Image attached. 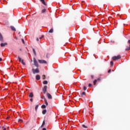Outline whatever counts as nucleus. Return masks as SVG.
Wrapping results in <instances>:
<instances>
[{
	"instance_id": "nucleus-6",
	"label": "nucleus",
	"mask_w": 130,
	"mask_h": 130,
	"mask_svg": "<svg viewBox=\"0 0 130 130\" xmlns=\"http://www.w3.org/2000/svg\"><path fill=\"white\" fill-rule=\"evenodd\" d=\"M43 94H46V91H47V86L45 85L43 88Z\"/></svg>"
},
{
	"instance_id": "nucleus-32",
	"label": "nucleus",
	"mask_w": 130,
	"mask_h": 130,
	"mask_svg": "<svg viewBox=\"0 0 130 130\" xmlns=\"http://www.w3.org/2000/svg\"><path fill=\"white\" fill-rule=\"evenodd\" d=\"M97 80V82H100L101 81V79L100 78H98V79H96Z\"/></svg>"
},
{
	"instance_id": "nucleus-42",
	"label": "nucleus",
	"mask_w": 130,
	"mask_h": 130,
	"mask_svg": "<svg viewBox=\"0 0 130 130\" xmlns=\"http://www.w3.org/2000/svg\"><path fill=\"white\" fill-rule=\"evenodd\" d=\"M9 118H10V117H7L6 118V119H9Z\"/></svg>"
},
{
	"instance_id": "nucleus-13",
	"label": "nucleus",
	"mask_w": 130,
	"mask_h": 130,
	"mask_svg": "<svg viewBox=\"0 0 130 130\" xmlns=\"http://www.w3.org/2000/svg\"><path fill=\"white\" fill-rule=\"evenodd\" d=\"M40 1L42 3L43 5H44V6H47V4H46L44 0H40Z\"/></svg>"
},
{
	"instance_id": "nucleus-7",
	"label": "nucleus",
	"mask_w": 130,
	"mask_h": 130,
	"mask_svg": "<svg viewBox=\"0 0 130 130\" xmlns=\"http://www.w3.org/2000/svg\"><path fill=\"white\" fill-rule=\"evenodd\" d=\"M128 43H129V45L127 47V48L125 49L126 51H128V50H130V40L128 41Z\"/></svg>"
},
{
	"instance_id": "nucleus-10",
	"label": "nucleus",
	"mask_w": 130,
	"mask_h": 130,
	"mask_svg": "<svg viewBox=\"0 0 130 130\" xmlns=\"http://www.w3.org/2000/svg\"><path fill=\"white\" fill-rule=\"evenodd\" d=\"M0 41H2V42H4V37H3V35H2V34L0 33Z\"/></svg>"
},
{
	"instance_id": "nucleus-21",
	"label": "nucleus",
	"mask_w": 130,
	"mask_h": 130,
	"mask_svg": "<svg viewBox=\"0 0 130 130\" xmlns=\"http://www.w3.org/2000/svg\"><path fill=\"white\" fill-rule=\"evenodd\" d=\"M45 12H46V9H44L42 10V14L45 13Z\"/></svg>"
},
{
	"instance_id": "nucleus-8",
	"label": "nucleus",
	"mask_w": 130,
	"mask_h": 130,
	"mask_svg": "<svg viewBox=\"0 0 130 130\" xmlns=\"http://www.w3.org/2000/svg\"><path fill=\"white\" fill-rule=\"evenodd\" d=\"M6 45H8V43H2L1 44V47H4L6 46Z\"/></svg>"
},
{
	"instance_id": "nucleus-29",
	"label": "nucleus",
	"mask_w": 130,
	"mask_h": 130,
	"mask_svg": "<svg viewBox=\"0 0 130 130\" xmlns=\"http://www.w3.org/2000/svg\"><path fill=\"white\" fill-rule=\"evenodd\" d=\"M21 41L23 43V44H25V41L24 40V39H22Z\"/></svg>"
},
{
	"instance_id": "nucleus-17",
	"label": "nucleus",
	"mask_w": 130,
	"mask_h": 130,
	"mask_svg": "<svg viewBox=\"0 0 130 130\" xmlns=\"http://www.w3.org/2000/svg\"><path fill=\"white\" fill-rule=\"evenodd\" d=\"M41 108H42V109H45V108H46V106L45 105H43L41 106Z\"/></svg>"
},
{
	"instance_id": "nucleus-14",
	"label": "nucleus",
	"mask_w": 130,
	"mask_h": 130,
	"mask_svg": "<svg viewBox=\"0 0 130 130\" xmlns=\"http://www.w3.org/2000/svg\"><path fill=\"white\" fill-rule=\"evenodd\" d=\"M43 84L44 85H47V84H48V81H47V80H45L43 82Z\"/></svg>"
},
{
	"instance_id": "nucleus-34",
	"label": "nucleus",
	"mask_w": 130,
	"mask_h": 130,
	"mask_svg": "<svg viewBox=\"0 0 130 130\" xmlns=\"http://www.w3.org/2000/svg\"><path fill=\"white\" fill-rule=\"evenodd\" d=\"M18 121H21V122H23V120H22V119H19V120H18Z\"/></svg>"
},
{
	"instance_id": "nucleus-40",
	"label": "nucleus",
	"mask_w": 130,
	"mask_h": 130,
	"mask_svg": "<svg viewBox=\"0 0 130 130\" xmlns=\"http://www.w3.org/2000/svg\"><path fill=\"white\" fill-rule=\"evenodd\" d=\"M3 60V58H0V61H2Z\"/></svg>"
},
{
	"instance_id": "nucleus-36",
	"label": "nucleus",
	"mask_w": 130,
	"mask_h": 130,
	"mask_svg": "<svg viewBox=\"0 0 130 130\" xmlns=\"http://www.w3.org/2000/svg\"><path fill=\"white\" fill-rule=\"evenodd\" d=\"M91 79H94V76L91 75Z\"/></svg>"
},
{
	"instance_id": "nucleus-37",
	"label": "nucleus",
	"mask_w": 130,
	"mask_h": 130,
	"mask_svg": "<svg viewBox=\"0 0 130 130\" xmlns=\"http://www.w3.org/2000/svg\"><path fill=\"white\" fill-rule=\"evenodd\" d=\"M30 101H31V102H33V99H30Z\"/></svg>"
},
{
	"instance_id": "nucleus-4",
	"label": "nucleus",
	"mask_w": 130,
	"mask_h": 130,
	"mask_svg": "<svg viewBox=\"0 0 130 130\" xmlns=\"http://www.w3.org/2000/svg\"><path fill=\"white\" fill-rule=\"evenodd\" d=\"M18 58L19 59V61L20 62H21V63L23 65L25 66L26 64L25 63V62H24V59H22V58L21 57H20V56H18Z\"/></svg>"
},
{
	"instance_id": "nucleus-22",
	"label": "nucleus",
	"mask_w": 130,
	"mask_h": 130,
	"mask_svg": "<svg viewBox=\"0 0 130 130\" xmlns=\"http://www.w3.org/2000/svg\"><path fill=\"white\" fill-rule=\"evenodd\" d=\"M39 107V105H37L35 107L36 111H37V109H38V108Z\"/></svg>"
},
{
	"instance_id": "nucleus-26",
	"label": "nucleus",
	"mask_w": 130,
	"mask_h": 130,
	"mask_svg": "<svg viewBox=\"0 0 130 130\" xmlns=\"http://www.w3.org/2000/svg\"><path fill=\"white\" fill-rule=\"evenodd\" d=\"M96 83H97V80L95 79L93 81V85H96Z\"/></svg>"
},
{
	"instance_id": "nucleus-23",
	"label": "nucleus",
	"mask_w": 130,
	"mask_h": 130,
	"mask_svg": "<svg viewBox=\"0 0 130 130\" xmlns=\"http://www.w3.org/2000/svg\"><path fill=\"white\" fill-rule=\"evenodd\" d=\"M32 51H33V52H34L35 55H37L36 51L35 50V49H32Z\"/></svg>"
},
{
	"instance_id": "nucleus-27",
	"label": "nucleus",
	"mask_w": 130,
	"mask_h": 130,
	"mask_svg": "<svg viewBox=\"0 0 130 130\" xmlns=\"http://www.w3.org/2000/svg\"><path fill=\"white\" fill-rule=\"evenodd\" d=\"M42 78H43V80H45V79H46V76H45V75H43V76H42Z\"/></svg>"
},
{
	"instance_id": "nucleus-3",
	"label": "nucleus",
	"mask_w": 130,
	"mask_h": 130,
	"mask_svg": "<svg viewBox=\"0 0 130 130\" xmlns=\"http://www.w3.org/2000/svg\"><path fill=\"white\" fill-rule=\"evenodd\" d=\"M121 56L120 55H118L117 56H114L112 57L113 60H117L118 59H120Z\"/></svg>"
},
{
	"instance_id": "nucleus-12",
	"label": "nucleus",
	"mask_w": 130,
	"mask_h": 130,
	"mask_svg": "<svg viewBox=\"0 0 130 130\" xmlns=\"http://www.w3.org/2000/svg\"><path fill=\"white\" fill-rule=\"evenodd\" d=\"M36 80H38V81H39V80H40V75H36Z\"/></svg>"
},
{
	"instance_id": "nucleus-35",
	"label": "nucleus",
	"mask_w": 130,
	"mask_h": 130,
	"mask_svg": "<svg viewBox=\"0 0 130 130\" xmlns=\"http://www.w3.org/2000/svg\"><path fill=\"white\" fill-rule=\"evenodd\" d=\"M111 70L110 69V70H108V73H111Z\"/></svg>"
},
{
	"instance_id": "nucleus-25",
	"label": "nucleus",
	"mask_w": 130,
	"mask_h": 130,
	"mask_svg": "<svg viewBox=\"0 0 130 130\" xmlns=\"http://www.w3.org/2000/svg\"><path fill=\"white\" fill-rule=\"evenodd\" d=\"M82 127H84V128H88V127L86 126L85 124L82 125Z\"/></svg>"
},
{
	"instance_id": "nucleus-5",
	"label": "nucleus",
	"mask_w": 130,
	"mask_h": 130,
	"mask_svg": "<svg viewBox=\"0 0 130 130\" xmlns=\"http://www.w3.org/2000/svg\"><path fill=\"white\" fill-rule=\"evenodd\" d=\"M38 61L39 62V63H47V61H46V60H43V59H39Z\"/></svg>"
},
{
	"instance_id": "nucleus-24",
	"label": "nucleus",
	"mask_w": 130,
	"mask_h": 130,
	"mask_svg": "<svg viewBox=\"0 0 130 130\" xmlns=\"http://www.w3.org/2000/svg\"><path fill=\"white\" fill-rule=\"evenodd\" d=\"M49 33H53V29L51 28L49 31Z\"/></svg>"
},
{
	"instance_id": "nucleus-38",
	"label": "nucleus",
	"mask_w": 130,
	"mask_h": 130,
	"mask_svg": "<svg viewBox=\"0 0 130 130\" xmlns=\"http://www.w3.org/2000/svg\"><path fill=\"white\" fill-rule=\"evenodd\" d=\"M43 99L44 100V99H46V98H45V96H43Z\"/></svg>"
},
{
	"instance_id": "nucleus-43",
	"label": "nucleus",
	"mask_w": 130,
	"mask_h": 130,
	"mask_svg": "<svg viewBox=\"0 0 130 130\" xmlns=\"http://www.w3.org/2000/svg\"><path fill=\"white\" fill-rule=\"evenodd\" d=\"M4 130H7V128H4Z\"/></svg>"
},
{
	"instance_id": "nucleus-2",
	"label": "nucleus",
	"mask_w": 130,
	"mask_h": 130,
	"mask_svg": "<svg viewBox=\"0 0 130 130\" xmlns=\"http://www.w3.org/2000/svg\"><path fill=\"white\" fill-rule=\"evenodd\" d=\"M32 74L35 75V74H38L39 73V69L37 68L36 69H32Z\"/></svg>"
},
{
	"instance_id": "nucleus-41",
	"label": "nucleus",
	"mask_w": 130,
	"mask_h": 130,
	"mask_svg": "<svg viewBox=\"0 0 130 130\" xmlns=\"http://www.w3.org/2000/svg\"><path fill=\"white\" fill-rule=\"evenodd\" d=\"M42 130H46V128H43L42 129Z\"/></svg>"
},
{
	"instance_id": "nucleus-15",
	"label": "nucleus",
	"mask_w": 130,
	"mask_h": 130,
	"mask_svg": "<svg viewBox=\"0 0 130 130\" xmlns=\"http://www.w3.org/2000/svg\"><path fill=\"white\" fill-rule=\"evenodd\" d=\"M10 28L13 31H16V28H15V27H14V26H11Z\"/></svg>"
},
{
	"instance_id": "nucleus-39",
	"label": "nucleus",
	"mask_w": 130,
	"mask_h": 130,
	"mask_svg": "<svg viewBox=\"0 0 130 130\" xmlns=\"http://www.w3.org/2000/svg\"><path fill=\"white\" fill-rule=\"evenodd\" d=\"M37 41H39V39H38V38H37Z\"/></svg>"
},
{
	"instance_id": "nucleus-31",
	"label": "nucleus",
	"mask_w": 130,
	"mask_h": 130,
	"mask_svg": "<svg viewBox=\"0 0 130 130\" xmlns=\"http://www.w3.org/2000/svg\"><path fill=\"white\" fill-rule=\"evenodd\" d=\"M110 64H111V66H113V61H111L110 62Z\"/></svg>"
},
{
	"instance_id": "nucleus-1",
	"label": "nucleus",
	"mask_w": 130,
	"mask_h": 130,
	"mask_svg": "<svg viewBox=\"0 0 130 130\" xmlns=\"http://www.w3.org/2000/svg\"><path fill=\"white\" fill-rule=\"evenodd\" d=\"M34 63L35 67H36L37 68L39 67V64H38V62H37V60H36V58H34Z\"/></svg>"
},
{
	"instance_id": "nucleus-11",
	"label": "nucleus",
	"mask_w": 130,
	"mask_h": 130,
	"mask_svg": "<svg viewBox=\"0 0 130 130\" xmlns=\"http://www.w3.org/2000/svg\"><path fill=\"white\" fill-rule=\"evenodd\" d=\"M34 96V95H33V92H30L28 94V96L29 97V98H33Z\"/></svg>"
},
{
	"instance_id": "nucleus-33",
	"label": "nucleus",
	"mask_w": 130,
	"mask_h": 130,
	"mask_svg": "<svg viewBox=\"0 0 130 130\" xmlns=\"http://www.w3.org/2000/svg\"><path fill=\"white\" fill-rule=\"evenodd\" d=\"M92 84H91V83H89V84H88V87H92Z\"/></svg>"
},
{
	"instance_id": "nucleus-16",
	"label": "nucleus",
	"mask_w": 130,
	"mask_h": 130,
	"mask_svg": "<svg viewBox=\"0 0 130 130\" xmlns=\"http://www.w3.org/2000/svg\"><path fill=\"white\" fill-rule=\"evenodd\" d=\"M80 95H81V96L82 97H83V95H84V96L86 95V92H83L82 93H81L80 94Z\"/></svg>"
},
{
	"instance_id": "nucleus-9",
	"label": "nucleus",
	"mask_w": 130,
	"mask_h": 130,
	"mask_svg": "<svg viewBox=\"0 0 130 130\" xmlns=\"http://www.w3.org/2000/svg\"><path fill=\"white\" fill-rule=\"evenodd\" d=\"M47 96L48 99H52V96L49 93H47Z\"/></svg>"
},
{
	"instance_id": "nucleus-18",
	"label": "nucleus",
	"mask_w": 130,
	"mask_h": 130,
	"mask_svg": "<svg viewBox=\"0 0 130 130\" xmlns=\"http://www.w3.org/2000/svg\"><path fill=\"white\" fill-rule=\"evenodd\" d=\"M44 100H45L46 105H47V106H48V103L47 102V100H46V99H44Z\"/></svg>"
},
{
	"instance_id": "nucleus-28",
	"label": "nucleus",
	"mask_w": 130,
	"mask_h": 130,
	"mask_svg": "<svg viewBox=\"0 0 130 130\" xmlns=\"http://www.w3.org/2000/svg\"><path fill=\"white\" fill-rule=\"evenodd\" d=\"M83 90H84V91H86V90H87V87H86L85 86H84L83 87Z\"/></svg>"
},
{
	"instance_id": "nucleus-19",
	"label": "nucleus",
	"mask_w": 130,
	"mask_h": 130,
	"mask_svg": "<svg viewBox=\"0 0 130 130\" xmlns=\"http://www.w3.org/2000/svg\"><path fill=\"white\" fill-rule=\"evenodd\" d=\"M46 112H47V111L46 110H44L43 111H42V114H46Z\"/></svg>"
},
{
	"instance_id": "nucleus-20",
	"label": "nucleus",
	"mask_w": 130,
	"mask_h": 130,
	"mask_svg": "<svg viewBox=\"0 0 130 130\" xmlns=\"http://www.w3.org/2000/svg\"><path fill=\"white\" fill-rule=\"evenodd\" d=\"M45 125V121L44 120L43 122V123H42V124L41 125L42 127H43Z\"/></svg>"
},
{
	"instance_id": "nucleus-30",
	"label": "nucleus",
	"mask_w": 130,
	"mask_h": 130,
	"mask_svg": "<svg viewBox=\"0 0 130 130\" xmlns=\"http://www.w3.org/2000/svg\"><path fill=\"white\" fill-rule=\"evenodd\" d=\"M44 38V36H42L41 37L39 38V39H42V38Z\"/></svg>"
}]
</instances>
